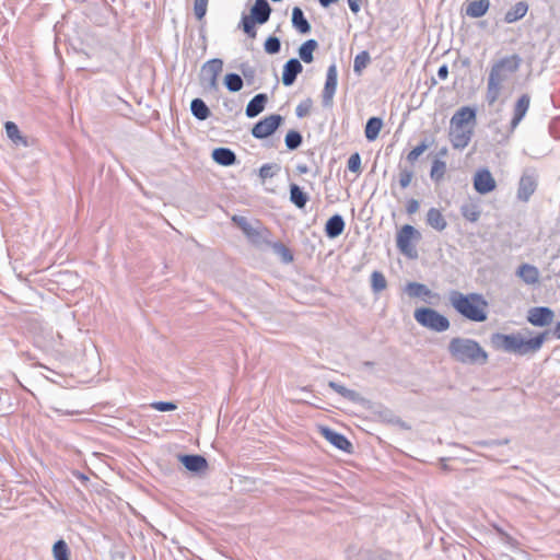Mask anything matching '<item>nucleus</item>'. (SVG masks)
<instances>
[{
    "mask_svg": "<svg viewBox=\"0 0 560 560\" xmlns=\"http://www.w3.org/2000/svg\"><path fill=\"white\" fill-rule=\"evenodd\" d=\"M428 139H423L417 147H415L406 156L410 164H413L419 156L432 144Z\"/></svg>",
    "mask_w": 560,
    "mask_h": 560,
    "instance_id": "c03bdc74",
    "label": "nucleus"
},
{
    "mask_svg": "<svg viewBox=\"0 0 560 560\" xmlns=\"http://www.w3.org/2000/svg\"><path fill=\"white\" fill-rule=\"evenodd\" d=\"M5 132L9 139H11L14 143H22L27 145V141L24 137L21 136L19 127L13 121H7L4 125Z\"/></svg>",
    "mask_w": 560,
    "mask_h": 560,
    "instance_id": "4c0bfd02",
    "label": "nucleus"
},
{
    "mask_svg": "<svg viewBox=\"0 0 560 560\" xmlns=\"http://www.w3.org/2000/svg\"><path fill=\"white\" fill-rule=\"evenodd\" d=\"M445 171H446L445 162H443L439 159H435L432 162V167H431V172H430L431 179L434 180L435 183L440 182L443 178Z\"/></svg>",
    "mask_w": 560,
    "mask_h": 560,
    "instance_id": "a18cd8bd",
    "label": "nucleus"
},
{
    "mask_svg": "<svg viewBox=\"0 0 560 560\" xmlns=\"http://www.w3.org/2000/svg\"><path fill=\"white\" fill-rule=\"evenodd\" d=\"M349 8L352 13L357 14L361 9V0H348Z\"/></svg>",
    "mask_w": 560,
    "mask_h": 560,
    "instance_id": "bf43d9fd",
    "label": "nucleus"
},
{
    "mask_svg": "<svg viewBox=\"0 0 560 560\" xmlns=\"http://www.w3.org/2000/svg\"><path fill=\"white\" fill-rule=\"evenodd\" d=\"M271 248L273 249L275 254L280 256L282 262L290 264L293 261L294 257L292 252L281 242H275L269 244Z\"/></svg>",
    "mask_w": 560,
    "mask_h": 560,
    "instance_id": "e433bc0d",
    "label": "nucleus"
},
{
    "mask_svg": "<svg viewBox=\"0 0 560 560\" xmlns=\"http://www.w3.org/2000/svg\"><path fill=\"white\" fill-rule=\"evenodd\" d=\"M450 355L462 364L483 365L488 362L489 355L480 343L471 338L454 337L447 346Z\"/></svg>",
    "mask_w": 560,
    "mask_h": 560,
    "instance_id": "7ed1b4c3",
    "label": "nucleus"
},
{
    "mask_svg": "<svg viewBox=\"0 0 560 560\" xmlns=\"http://www.w3.org/2000/svg\"><path fill=\"white\" fill-rule=\"evenodd\" d=\"M264 49L268 55H276L281 49V42L277 36H269L264 43Z\"/></svg>",
    "mask_w": 560,
    "mask_h": 560,
    "instance_id": "de8ad7c7",
    "label": "nucleus"
},
{
    "mask_svg": "<svg viewBox=\"0 0 560 560\" xmlns=\"http://www.w3.org/2000/svg\"><path fill=\"white\" fill-rule=\"evenodd\" d=\"M347 167L352 173L361 172V155L358 152L350 155Z\"/></svg>",
    "mask_w": 560,
    "mask_h": 560,
    "instance_id": "603ef678",
    "label": "nucleus"
},
{
    "mask_svg": "<svg viewBox=\"0 0 560 560\" xmlns=\"http://www.w3.org/2000/svg\"><path fill=\"white\" fill-rule=\"evenodd\" d=\"M539 275L538 268L530 264H522L516 270V276L526 284L537 283L539 281Z\"/></svg>",
    "mask_w": 560,
    "mask_h": 560,
    "instance_id": "a878e982",
    "label": "nucleus"
},
{
    "mask_svg": "<svg viewBox=\"0 0 560 560\" xmlns=\"http://www.w3.org/2000/svg\"><path fill=\"white\" fill-rule=\"evenodd\" d=\"M303 142V137L298 130H289L284 137V143L288 150H296Z\"/></svg>",
    "mask_w": 560,
    "mask_h": 560,
    "instance_id": "a19ab883",
    "label": "nucleus"
},
{
    "mask_svg": "<svg viewBox=\"0 0 560 560\" xmlns=\"http://www.w3.org/2000/svg\"><path fill=\"white\" fill-rule=\"evenodd\" d=\"M268 103V95L266 93L256 94L247 104L245 114L248 118H254L264 112Z\"/></svg>",
    "mask_w": 560,
    "mask_h": 560,
    "instance_id": "5701e85b",
    "label": "nucleus"
},
{
    "mask_svg": "<svg viewBox=\"0 0 560 560\" xmlns=\"http://www.w3.org/2000/svg\"><path fill=\"white\" fill-rule=\"evenodd\" d=\"M392 422L394 424L398 425L402 430H410L411 429V427L407 422L401 420L400 418H395L394 420H392Z\"/></svg>",
    "mask_w": 560,
    "mask_h": 560,
    "instance_id": "680f3d73",
    "label": "nucleus"
},
{
    "mask_svg": "<svg viewBox=\"0 0 560 560\" xmlns=\"http://www.w3.org/2000/svg\"><path fill=\"white\" fill-rule=\"evenodd\" d=\"M530 103L528 94H523L514 106V115L511 121L512 128H515L526 115Z\"/></svg>",
    "mask_w": 560,
    "mask_h": 560,
    "instance_id": "bb28decb",
    "label": "nucleus"
},
{
    "mask_svg": "<svg viewBox=\"0 0 560 560\" xmlns=\"http://www.w3.org/2000/svg\"><path fill=\"white\" fill-rule=\"evenodd\" d=\"M339 0H318L319 4L323 8H329L331 4L338 2Z\"/></svg>",
    "mask_w": 560,
    "mask_h": 560,
    "instance_id": "0e129e2a",
    "label": "nucleus"
},
{
    "mask_svg": "<svg viewBox=\"0 0 560 560\" xmlns=\"http://www.w3.org/2000/svg\"><path fill=\"white\" fill-rule=\"evenodd\" d=\"M413 176L412 170L399 166L398 184L400 188L406 189L411 184Z\"/></svg>",
    "mask_w": 560,
    "mask_h": 560,
    "instance_id": "49530a36",
    "label": "nucleus"
},
{
    "mask_svg": "<svg viewBox=\"0 0 560 560\" xmlns=\"http://www.w3.org/2000/svg\"><path fill=\"white\" fill-rule=\"evenodd\" d=\"M190 112L192 116L198 120H206L211 116V110L209 109L206 102L198 97L191 101Z\"/></svg>",
    "mask_w": 560,
    "mask_h": 560,
    "instance_id": "2f4dec72",
    "label": "nucleus"
},
{
    "mask_svg": "<svg viewBox=\"0 0 560 560\" xmlns=\"http://www.w3.org/2000/svg\"><path fill=\"white\" fill-rule=\"evenodd\" d=\"M509 439L503 440H485V441H477L475 444L481 447H488V448H494L497 446L506 445L509 444Z\"/></svg>",
    "mask_w": 560,
    "mask_h": 560,
    "instance_id": "864d4df0",
    "label": "nucleus"
},
{
    "mask_svg": "<svg viewBox=\"0 0 560 560\" xmlns=\"http://www.w3.org/2000/svg\"><path fill=\"white\" fill-rule=\"evenodd\" d=\"M521 62V57L514 54L503 57L492 65L489 72L486 91V101L489 106H492L498 101L503 88V83L509 79L511 74L518 70Z\"/></svg>",
    "mask_w": 560,
    "mask_h": 560,
    "instance_id": "f03ea898",
    "label": "nucleus"
},
{
    "mask_svg": "<svg viewBox=\"0 0 560 560\" xmlns=\"http://www.w3.org/2000/svg\"><path fill=\"white\" fill-rule=\"evenodd\" d=\"M208 1L209 0H195L194 13L197 20L201 21L205 18L208 8Z\"/></svg>",
    "mask_w": 560,
    "mask_h": 560,
    "instance_id": "3c124183",
    "label": "nucleus"
},
{
    "mask_svg": "<svg viewBox=\"0 0 560 560\" xmlns=\"http://www.w3.org/2000/svg\"><path fill=\"white\" fill-rule=\"evenodd\" d=\"M212 160L222 166H231L237 162L236 154L230 148H215L211 153Z\"/></svg>",
    "mask_w": 560,
    "mask_h": 560,
    "instance_id": "412c9836",
    "label": "nucleus"
},
{
    "mask_svg": "<svg viewBox=\"0 0 560 560\" xmlns=\"http://www.w3.org/2000/svg\"><path fill=\"white\" fill-rule=\"evenodd\" d=\"M318 48L316 39H307L299 47V57L305 63H311L314 60V51Z\"/></svg>",
    "mask_w": 560,
    "mask_h": 560,
    "instance_id": "7c9ffc66",
    "label": "nucleus"
},
{
    "mask_svg": "<svg viewBox=\"0 0 560 560\" xmlns=\"http://www.w3.org/2000/svg\"><path fill=\"white\" fill-rule=\"evenodd\" d=\"M241 73L245 78L248 85L254 83L256 77V69L250 66L248 62H243L238 67Z\"/></svg>",
    "mask_w": 560,
    "mask_h": 560,
    "instance_id": "8fccbe9b",
    "label": "nucleus"
},
{
    "mask_svg": "<svg viewBox=\"0 0 560 560\" xmlns=\"http://www.w3.org/2000/svg\"><path fill=\"white\" fill-rule=\"evenodd\" d=\"M296 168H298L299 173H301V174H305L308 172V167L306 165H298Z\"/></svg>",
    "mask_w": 560,
    "mask_h": 560,
    "instance_id": "338daca9",
    "label": "nucleus"
},
{
    "mask_svg": "<svg viewBox=\"0 0 560 560\" xmlns=\"http://www.w3.org/2000/svg\"><path fill=\"white\" fill-rule=\"evenodd\" d=\"M338 71L336 63H331L326 73V82L322 93V104L324 107H331L334 104V95L337 90Z\"/></svg>",
    "mask_w": 560,
    "mask_h": 560,
    "instance_id": "9b49d317",
    "label": "nucleus"
},
{
    "mask_svg": "<svg viewBox=\"0 0 560 560\" xmlns=\"http://www.w3.org/2000/svg\"><path fill=\"white\" fill-rule=\"evenodd\" d=\"M497 183L488 168L479 170L474 176V188L480 195L493 191Z\"/></svg>",
    "mask_w": 560,
    "mask_h": 560,
    "instance_id": "ddd939ff",
    "label": "nucleus"
},
{
    "mask_svg": "<svg viewBox=\"0 0 560 560\" xmlns=\"http://www.w3.org/2000/svg\"><path fill=\"white\" fill-rule=\"evenodd\" d=\"M320 433L329 443H331L338 450L347 453L352 452L353 445L343 434L328 427H322Z\"/></svg>",
    "mask_w": 560,
    "mask_h": 560,
    "instance_id": "2eb2a0df",
    "label": "nucleus"
},
{
    "mask_svg": "<svg viewBox=\"0 0 560 560\" xmlns=\"http://www.w3.org/2000/svg\"><path fill=\"white\" fill-rule=\"evenodd\" d=\"M555 312L548 306H536L528 311L527 320L536 327H545L552 323Z\"/></svg>",
    "mask_w": 560,
    "mask_h": 560,
    "instance_id": "f8f14e48",
    "label": "nucleus"
},
{
    "mask_svg": "<svg viewBox=\"0 0 560 560\" xmlns=\"http://www.w3.org/2000/svg\"><path fill=\"white\" fill-rule=\"evenodd\" d=\"M527 11L528 4L525 1H518L510 10H508L504 15V22L509 24L514 23L524 18Z\"/></svg>",
    "mask_w": 560,
    "mask_h": 560,
    "instance_id": "c756f323",
    "label": "nucleus"
},
{
    "mask_svg": "<svg viewBox=\"0 0 560 560\" xmlns=\"http://www.w3.org/2000/svg\"><path fill=\"white\" fill-rule=\"evenodd\" d=\"M497 533L499 534V536L501 537V539L506 544V545H510V546H515L516 545V540L510 536L506 532H504L503 529L501 528H497Z\"/></svg>",
    "mask_w": 560,
    "mask_h": 560,
    "instance_id": "13d9d810",
    "label": "nucleus"
},
{
    "mask_svg": "<svg viewBox=\"0 0 560 560\" xmlns=\"http://www.w3.org/2000/svg\"><path fill=\"white\" fill-rule=\"evenodd\" d=\"M345 220L341 214L331 215L325 224V234L328 238H336L345 231Z\"/></svg>",
    "mask_w": 560,
    "mask_h": 560,
    "instance_id": "4be33fe9",
    "label": "nucleus"
},
{
    "mask_svg": "<svg viewBox=\"0 0 560 560\" xmlns=\"http://www.w3.org/2000/svg\"><path fill=\"white\" fill-rule=\"evenodd\" d=\"M284 118L279 114H271L258 120L252 128V136L256 139H266L273 135L282 125Z\"/></svg>",
    "mask_w": 560,
    "mask_h": 560,
    "instance_id": "6e6552de",
    "label": "nucleus"
},
{
    "mask_svg": "<svg viewBox=\"0 0 560 560\" xmlns=\"http://www.w3.org/2000/svg\"><path fill=\"white\" fill-rule=\"evenodd\" d=\"M370 61H371V57H370L369 51L362 50L361 52H359L355 56L354 62H353L354 73L360 75L362 73L363 69H365L368 67Z\"/></svg>",
    "mask_w": 560,
    "mask_h": 560,
    "instance_id": "79ce46f5",
    "label": "nucleus"
},
{
    "mask_svg": "<svg viewBox=\"0 0 560 560\" xmlns=\"http://www.w3.org/2000/svg\"><path fill=\"white\" fill-rule=\"evenodd\" d=\"M291 21H292V26L301 34H307L312 30L310 22L305 18V15L300 7H294L292 9Z\"/></svg>",
    "mask_w": 560,
    "mask_h": 560,
    "instance_id": "cd10ccee",
    "label": "nucleus"
},
{
    "mask_svg": "<svg viewBox=\"0 0 560 560\" xmlns=\"http://www.w3.org/2000/svg\"><path fill=\"white\" fill-rule=\"evenodd\" d=\"M472 135V126H451L450 141L455 149H464L470 142Z\"/></svg>",
    "mask_w": 560,
    "mask_h": 560,
    "instance_id": "4468645a",
    "label": "nucleus"
},
{
    "mask_svg": "<svg viewBox=\"0 0 560 560\" xmlns=\"http://www.w3.org/2000/svg\"><path fill=\"white\" fill-rule=\"evenodd\" d=\"M470 122L472 126L476 122V109L469 106L460 107L451 118V126L463 127L469 126Z\"/></svg>",
    "mask_w": 560,
    "mask_h": 560,
    "instance_id": "aec40b11",
    "label": "nucleus"
},
{
    "mask_svg": "<svg viewBox=\"0 0 560 560\" xmlns=\"http://www.w3.org/2000/svg\"><path fill=\"white\" fill-rule=\"evenodd\" d=\"M271 12L272 9L267 0H256L248 16L257 21V24L262 25L268 22Z\"/></svg>",
    "mask_w": 560,
    "mask_h": 560,
    "instance_id": "6ab92c4d",
    "label": "nucleus"
},
{
    "mask_svg": "<svg viewBox=\"0 0 560 560\" xmlns=\"http://www.w3.org/2000/svg\"><path fill=\"white\" fill-rule=\"evenodd\" d=\"M55 560H70V549L63 539L57 540L52 546Z\"/></svg>",
    "mask_w": 560,
    "mask_h": 560,
    "instance_id": "58836bf2",
    "label": "nucleus"
},
{
    "mask_svg": "<svg viewBox=\"0 0 560 560\" xmlns=\"http://www.w3.org/2000/svg\"><path fill=\"white\" fill-rule=\"evenodd\" d=\"M387 288V280L383 272L375 270L371 275V289L373 293H380Z\"/></svg>",
    "mask_w": 560,
    "mask_h": 560,
    "instance_id": "ea45409f",
    "label": "nucleus"
},
{
    "mask_svg": "<svg viewBox=\"0 0 560 560\" xmlns=\"http://www.w3.org/2000/svg\"><path fill=\"white\" fill-rule=\"evenodd\" d=\"M312 106V101L307 98L305 102L300 103L295 108V114L299 118H303L308 115Z\"/></svg>",
    "mask_w": 560,
    "mask_h": 560,
    "instance_id": "6e6d98bb",
    "label": "nucleus"
},
{
    "mask_svg": "<svg viewBox=\"0 0 560 560\" xmlns=\"http://www.w3.org/2000/svg\"><path fill=\"white\" fill-rule=\"evenodd\" d=\"M303 71L301 61L296 58L289 59L282 70V84L284 86H291L296 81V78Z\"/></svg>",
    "mask_w": 560,
    "mask_h": 560,
    "instance_id": "a211bd4d",
    "label": "nucleus"
},
{
    "mask_svg": "<svg viewBox=\"0 0 560 560\" xmlns=\"http://www.w3.org/2000/svg\"><path fill=\"white\" fill-rule=\"evenodd\" d=\"M462 215L469 222H477L481 215L479 206L472 201H466L460 206Z\"/></svg>",
    "mask_w": 560,
    "mask_h": 560,
    "instance_id": "f704fd0d",
    "label": "nucleus"
},
{
    "mask_svg": "<svg viewBox=\"0 0 560 560\" xmlns=\"http://www.w3.org/2000/svg\"><path fill=\"white\" fill-rule=\"evenodd\" d=\"M383 127V120L380 117H371L368 119L364 133L368 141H374Z\"/></svg>",
    "mask_w": 560,
    "mask_h": 560,
    "instance_id": "72a5a7b5",
    "label": "nucleus"
},
{
    "mask_svg": "<svg viewBox=\"0 0 560 560\" xmlns=\"http://www.w3.org/2000/svg\"><path fill=\"white\" fill-rule=\"evenodd\" d=\"M413 317L420 326L436 332L446 331L451 326L446 316L431 307L417 308L413 313Z\"/></svg>",
    "mask_w": 560,
    "mask_h": 560,
    "instance_id": "39448f33",
    "label": "nucleus"
},
{
    "mask_svg": "<svg viewBox=\"0 0 560 560\" xmlns=\"http://www.w3.org/2000/svg\"><path fill=\"white\" fill-rule=\"evenodd\" d=\"M419 201L417 199H409L406 205V212L408 214H415L419 210Z\"/></svg>",
    "mask_w": 560,
    "mask_h": 560,
    "instance_id": "4d7b16f0",
    "label": "nucleus"
},
{
    "mask_svg": "<svg viewBox=\"0 0 560 560\" xmlns=\"http://www.w3.org/2000/svg\"><path fill=\"white\" fill-rule=\"evenodd\" d=\"M405 292L410 298H420L425 303H432V300L439 299V294L430 290L425 284L420 282H408Z\"/></svg>",
    "mask_w": 560,
    "mask_h": 560,
    "instance_id": "f3484780",
    "label": "nucleus"
},
{
    "mask_svg": "<svg viewBox=\"0 0 560 560\" xmlns=\"http://www.w3.org/2000/svg\"><path fill=\"white\" fill-rule=\"evenodd\" d=\"M255 24H257V21L244 14L241 19L240 27L249 38H255L257 35Z\"/></svg>",
    "mask_w": 560,
    "mask_h": 560,
    "instance_id": "37998d69",
    "label": "nucleus"
},
{
    "mask_svg": "<svg viewBox=\"0 0 560 560\" xmlns=\"http://www.w3.org/2000/svg\"><path fill=\"white\" fill-rule=\"evenodd\" d=\"M438 77L441 80L447 79V77H448V67H447V65L444 63V65L440 66V68L438 69Z\"/></svg>",
    "mask_w": 560,
    "mask_h": 560,
    "instance_id": "052dcab7",
    "label": "nucleus"
},
{
    "mask_svg": "<svg viewBox=\"0 0 560 560\" xmlns=\"http://www.w3.org/2000/svg\"><path fill=\"white\" fill-rule=\"evenodd\" d=\"M538 187V175L534 170H525L520 178L516 197L522 202H528Z\"/></svg>",
    "mask_w": 560,
    "mask_h": 560,
    "instance_id": "1a4fd4ad",
    "label": "nucleus"
},
{
    "mask_svg": "<svg viewBox=\"0 0 560 560\" xmlns=\"http://www.w3.org/2000/svg\"><path fill=\"white\" fill-rule=\"evenodd\" d=\"M151 407L161 412L172 411L177 408L176 404L173 401H155Z\"/></svg>",
    "mask_w": 560,
    "mask_h": 560,
    "instance_id": "5fc2aeb1",
    "label": "nucleus"
},
{
    "mask_svg": "<svg viewBox=\"0 0 560 560\" xmlns=\"http://www.w3.org/2000/svg\"><path fill=\"white\" fill-rule=\"evenodd\" d=\"M552 334L557 339H560V322L553 327Z\"/></svg>",
    "mask_w": 560,
    "mask_h": 560,
    "instance_id": "69168bd1",
    "label": "nucleus"
},
{
    "mask_svg": "<svg viewBox=\"0 0 560 560\" xmlns=\"http://www.w3.org/2000/svg\"><path fill=\"white\" fill-rule=\"evenodd\" d=\"M328 386L332 390H335L336 393L341 395L343 398L348 399L349 401H352L355 404H364L365 402V399L361 396L360 393H358L353 389H349L346 386H343L342 384H339L334 381H329Z\"/></svg>",
    "mask_w": 560,
    "mask_h": 560,
    "instance_id": "393cba45",
    "label": "nucleus"
},
{
    "mask_svg": "<svg viewBox=\"0 0 560 560\" xmlns=\"http://www.w3.org/2000/svg\"><path fill=\"white\" fill-rule=\"evenodd\" d=\"M232 221L241 229V231L246 235V237L255 245L269 244L266 238V233L268 231L266 229L258 230L255 229L248 220L243 215H233Z\"/></svg>",
    "mask_w": 560,
    "mask_h": 560,
    "instance_id": "9d476101",
    "label": "nucleus"
},
{
    "mask_svg": "<svg viewBox=\"0 0 560 560\" xmlns=\"http://www.w3.org/2000/svg\"><path fill=\"white\" fill-rule=\"evenodd\" d=\"M547 335L548 332L544 331L533 338L525 339L521 334L494 332L490 337V343L495 350L523 357L538 352Z\"/></svg>",
    "mask_w": 560,
    "mask_h": 560,
    "instance_id": "f257e3e1",
    "label": "nucleus"
},
{
    "mask_svg": "<svg viewBox=\"0 0 560 560\" xmlns=\"http://www.w3.org/2000/svg\"><path fill=\"white\" fill-rule=\"evenodd\" d=\"M280 171V166L276 163H267L264 164L259 168V177L265 180L267 178L273 177Z\"/></svg>",
    "mask_w": 560,
    "mask_h": 560,
    "instance_id": "09e8293b",
    "label": "nucleus"
},
{
    "mask_svg": "<svg viewBox=\"0 0 560 560\" xmlns=\"http://www.w3.org/2000/svg\"><path fill=\"white\" fill-rule=\"evenodd\" d=\"M421 233L412 225L405 224L396 235V245L401 254L406 257L415 259L418 257L416 246L411 243L412 240L419 241Z\"/></svg>",
    "mask_w": 560,
    "mask_h": 560,
    "instance_id": "0eeeda50",
    "label": "nucleus"
},
{
    "mask_svg": "<svg viewBox=\"0 0 560 560\" xmlns=\"http://www.w3.org/2000/svg\"><path fill=\"white\" fill-rule=\"evenodd\" d=\"M51 410L56 413H60V415H67V416H70V415H73L74 411L73 410H69V409H63V407H51Z\"/></svg>",
    "mask_w": 560,
    "mask_h": 560,
    "instance_id": "e2e57ef3",
    "label": "nucleus"
},
{
    "mask_svg": "<svg viewBox=\"0 0 560 560\" xmlns=\"http://www.w3.org/2000/svg\"><path fill=\"white\" fill-rule=\"evenodd\" d=\"M427 224L439 232H442L447 226L444 215L436 208L429 209L427 213Z\"/></svg>",
    "mask_w": 560,
    "mask_h": 560,
    "instance_id": "c85d7f7f",
    "label": "nucleus"
},
{
    "mask_svg": "<svg viewBox=\"0 0 560 560\" xmlns=\"http://www.w3.org/2000/svg\"><path fill=\"white\" fill-rule=\"evenodd\" d=\"M451 305L465 318L471 322H485L487 319V301L479 293L463 294L453 290L448 296Z\"/></svg>",
    "mask_w": 560,
    "mask_h": 560,
    "instance_id": "20e7f679",
    "label": "nucleus"
},
{
    "mask_svg": "<svg viewBox=\"0 0 560 560\" xmlns=\"http://www.w3.org/2000/svg\"><path fill=\"white\" fill-rule=\"evenodd\" d=\"M310 197L302 188L296 184L290 185V201L299 209H303Z\"/></svg>",
    "mask_w": 560,
    "mask_h": 560,
    "instance_id": "473e14b6",
    "label": "nucleus"
},
{
    "mask_svg": "<svg viewBox=\"0 0 560 560\" xmlns=\"http://www.w3.org/2000/svg\"><path fill=\"white\" fill-rule=\"evenodd\" d=\"M223 83L225 88L233 93L241 91L244 85L242 77L234 72L225 74Z\"/></svg>",
    "mask_w": 560,
    "mask_h": 560,
    "instance_id": "c9c22d12",
    "label": "nucleus"
},
{
    "mask_svg": "<svg viewBox=\"0 0 560 560\" xmlns=\"http://www.w3.org/2000/svg\"><path fill=\"white\" fill-rule=\"evenodd\" d=\"M490 5V0H468L466 2L465 13L469 18L478 19L488 12Z\"/></svg>",
    "mask_w": 560,
    "mask_h": 560,
    "instance_id": "b1692460",
    "label": "nucleus"
},
{
    "mask_svg": "<svg viewBox=\"0 0 560 560\" xmlns=\"http://www.w3.org/2000/svg\"><path fill=\"white\" fill-rule=\"evenodd\" d=\"M177 458L187 470L195 474L203 472L208 468L206 457L199 454H179Z\"/></svg>",
    "mask_w": 560,
    "mask_h": 560,
    "instance_id": "dca6fc26",
    "label": "nucleus"
},
{
    "mask_svg": "<svg viewBox=\"0 0 560 560\" xmlns=\"http://www.w3.org/2000/svg\"><path fill=\"white\" fill-rule=\"evenodd\" d=\"M223 70V61L213 58L205 62L200 69L199 81L206 92H218V77Z\"/></svg>",
    "mask_w": 560,
    "mask_h": 560,
    "instance_id": "423d86ee",
    "label": "nucleus"
},
{
    "mask_svg": "<svg viewBox=\"0 0 560 560\" xmlns=\"http://www.w3.org/2000/svg\"><path fill=\"white\" fill-rule=\"evenodd\" d=\"M447 153V149L446 148H443L441 149V151L439 152V155H445Z\"/></svg>",
    "mask_w": 560,
    "mask_h": 560,
    "instance_id": "774afa93",
    "label": "nucleus"
}]
</instances>
